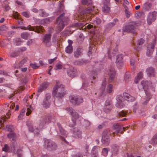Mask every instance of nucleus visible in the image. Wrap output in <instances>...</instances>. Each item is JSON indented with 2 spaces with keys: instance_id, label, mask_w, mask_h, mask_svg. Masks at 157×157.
<instances>
[{
  "instance_id": "22",
  "label": "nucleus",
  "mask_w": 157,
  "mask_h": 157,
  "mask_svg": "<svg viewBox=\"0 0 157 157\" xmlns=\"http://www.w3.org/2000/svg\"><path fill=\"white\" fill-rule=\"evenodd\" d=\"M7 137L12 141L15 142L17 138L16 134L13 132H10L7 135Z\"/></svg>"
},
{
  "instance_id": "6",
  "label": "nucleus",
  "mask_w": 157,
  "mask_h": 157,
  "mask_svg": "<svg viewBox=\"0 0 157 157\" xmlns=\"http://www.w3.org/2000/svg\"><path fill=\"white\" fill-rule=\"evenodd\" d=\"M16 29L20 28L22 29L26 30L28 29L30 30H32L36 32H37L38 33H43L44 32L43 27L40 26H36V27H32L31 25H29L26 28V27L25 26H21V27H15Z\"/></svg>"
},
{
  "instance_id": "1",
  "label": "nucleus",
  "mask_w": 157,
  "mask_h": 157,
  "mask_svg": "<svg viewBox=\"0 0 157 157\" xmlns=\"http://www.w3.org/2000/svg\"><path fill=\"white\" fill-rule=\"evenodd\" d=\"M64 7L63 5V1L62 0L59 3V11L60 13L63 12L56 19V24L58 31L60 32L64 28L65 25H67L69 21V18L65 16V13L64 12Z\"/></svg>"
},
{
  "instance_id": "7",
  "label": "nucleus",
  "mask_w": 157,
  "mask_h": 157,
  "mask_svg": "<svg viewBox=\"0 0 157 157\" xmlns=\"http://www.w3.org/2000/svg\"><path fill=\"white\" fill-rule=\"evenodd\" d=\"M109 132L107 130H105L102 134L101 142L105 146H108L110 142V139L109 136Z\"/></svg>"
},
{
  "instance_id": "2",
  "label": "nucleus",
  "mask_w": 157,
  "mask_h": 157,
  "mask_svg": "<svg viewBox=\"0 0 157 157\" xmlns=\"http://www.w3.org/2000/svg\"><path fill=\"white\" fill-rule=\"evenodd\" d=\"M52 95L59 99H61L66 94L65 86L59 82H56L52 91Z\"/></svg>"
},
{
  "instance_id": "29",
  "label": "nucleus",
  "mask_w": 157,
  "mask_h": 157,
  "mask_svg": "<svg viewBox=\"0 0 157 157\" xmlns=\"http://www.w3.org/2000/svg\"><path fill=\"white\" fill-rule=\"evenodd\" d=\"M46 124L44 120H43L41 118L39 121V128L40 129H43Z\"/></svg>"
},
{
  "instance_id": "10",
  "label": "nucleus",
  "mask_w": 157,
  "mask_h": 157,
  "mask_svg": "<svg viewBox=\"0 0 157 157\" xmlns=\"http://www.w3.org/2000/svg\"><path fill=\"white\" fill-rule=\"evenodd\" d=\"M113 129L116 130L115 131L113 132V134L115 135L119 133L121 134L123 133L124 131H125L124 127H123L122 126L118 124H114L113 125Z\"/></svg>"
},
{
  "instance_id": "55",
  "label": "nucleus",
  "mask_w": 157,
  "mask_h": 157,
  "mask_svg": "<svg viewBox=\"0 0 157 157\" xmlns=\"http://www.w3.org/2000/svg\"><path fill=\"white\" fill-rule=\"evenodd\" d=\"M116 64L117 66L119 68H121L123 65V61L116 62Z\"/></svg>"
},
{
  "instance_id": "8",
  "label": "nucleus",
  "mask_w": 157,
  "mask_h": 157,
  "mask_svg": "<svg viewBox=\"0 0 157 157\" xmlns=\"http://www.w3.org/2000/svg\"><path fill=\"white\" fill-rule=\"evenodd\" d=\"M156 44L155 41L149 44L147 47L146 55L148 57L151 56L154 51V47Z\"/></svg>"
},
{
  "instance_id": "18",
  "label": "nucleus",
  "mask_w": 157,
  "mask_h": 157,
  "mask_svg": "<svg viewBox=\"0 0 157 157\" xmlns=\"http://www.w3.org/2000/svg\"><path fill=\"white\" fill-rule=\"evenodd\" d=\"M152 7V3L149 1L147 2L143 6V9L145 11H149Z\"/></svg>"
},
{
  "instance_id": "39",
  "label": "nucleus",
  "mask_w": 157,
  "mask_h": 157,
  "mask_svg": "<svg viewBox=\"0 0 157 157\" xmlns=\"http://www.w3.org/2000/svg\"><path fill=\"white\" fill-rule=\"evenodd\" d=\"M97 148V146H94L93 148H92V150L91 153V155L92 157H93L94 156V155H97V151L96 149Z\"/></svg>"
},
{
  "instance_id": "38",
  "label": "nucleus",
  "mask_w": 157,
  "mask_h": 157,
  "mask_svg": "<svg viewBox=\"0 0 157 157\" xmlns=\"http://www.w3.org/2000/svg\"><path fill=\"white\" fill-rule=\"evenodd\" d=\"M62 67L63 66L61 62H59L56 64L54 69L56 70H58L61 69Z\"/></svg>"
},
{
  "instance_id": "35",
  "label": "nucleus",
  "mask_w": 157,
  "mask_h": 157,
  "mask_svg": "<svg viewBox=\"0 0 157 157\" xmlns=\"http://www.w3.org/2000/svg\"><path fill=\"white\" fill-rule=\"evenodd\" d=\"M106 82L105 79H104L103 81L101 87V90L102 93L105 90V88L106 87Z\"/></svg>"
},
{
  "instance_id": "19",
  "label": "nucleus",
  "mask_w": 157,
  "mask_h": 157,
  "mask_svg": "<svg viewBox=\"0 0 157 157\" xmlns=\"http://www.w3.org/2000/svg\"><path fill=\"white\" fill-rule=\"evenodd\" d=\"M124 98L128 101H133L135 100V98L128 93H124L123 94Z\"/></svg>"
},
{
  "instance_id": "63",
  "label": "nucleus",
  "mask_w": 157,
  "mask_h": 157,
  "mask_svg": "<svg viewBox=\"0 0 157 157\" xmlns=\"http://www.w3.org/2000/svg\"><path fill=\"white\" fill-rule=\"evenodd\" d=\"M144 40L142 38L140 39L138 41L137 45H141L144 42Z\"/></svg>"
},
{
  "instance_id": "54",
  "label": "nucleus",
  "mask_w": 157,
  "mask_h": 157,
  "mask_svg": "<svg viewBox=\"0 0 157 157\" xmlns=\"http://www.w3.org/2000/svg\"><path fill=\"white\" fill-rule=\"evenodd\" d=\"M31 109H32L31 106L30 105H29V107H28L27 109V112L26 115L27 116L29 115L31 113Z\"/></svg>"
},
{
  "instance_id": "41",
  "label": "nucleus",
  "mask_w": 157,
  "mask_h": 157,
  "mask_svg": "<svg viewBox=\"0 0 157 157\" xmlns=\"http://www.w3.org/2000/svg\"><path fill=\"white\" fill-rule=\"evenodd\" d=\"M119 147L117 146H114L112 149V151L114 154H117L118 151Z\"/></svg>"
},
{
  "instance_id": "20",
  "label": "nucleus",
  "mask_w": 157,
  "mask_h": 157,
  "mask_svg": "<svg viewBox=\"0 0 157 157\" xmlns=\"http://www.w3.org/2000/svg\"><path fill=\"white\" fill-rule=\"evenodd\" d=\"M13 16L14 18L18 20L17 22L19 25H23V23L21 19L19 17L18 14L17 12H14L13 14Z\"/></svg>"
},
{
  "instance_id": "45",
  "label": "nucleus",
  "mask_w": 157,
  "mask_h": 157,
  "mask_svg": "<svg viewBox=\"0 0 157 157\" xmlns=\"http://www.w3.org/2000/svg\"><path fill=\"white\" fill-rule=\"evenodd\" d=\"M113 85L112 84H109L107 87V92L108 93H111L113 91Z\"/></svg>"
},
{
  "instance_id": "61",
  "label": "nucleus",
  "mask_w": 157,
  "mask_h": 157,
  "mask_svg": "<svg viewBox=\"0 0 157 157\" xmlns=\"http://www.w3.org/2000/svg\"><path fill=\"white\" fill-rule=\"evenodd\" d=\"M30 66L33 69H36L39 67V66L36 65L35 63H31Z\"/></svg>"
},
{
  "instance_id": "37",
  "label": "nucleus",
  "mask_w": 157,
  "mask_h": 157,
  "mask_svg": "<svg viewBox=\"0 0 157 157\" xmlns=\"http://www.w3.org/2000/svg\"><path fill=\"white\" fill-rule=\"evenodd\" d=\"M113 108L112 106H104V111L107 113H109Z\"/></svg>"
},
{
  "instance_id": "4",
  "label": "nucleus",
  "mask_w": 157,
  "mask_h": 157,
  "mask_svg": "<svg viewBox=\"0 0 157 157\" xmlns=\"http://www.w3.org/2000/svg\"><path fill=\"white\" fill-rule=\"evenodd\" d=\"M44 146L45 148L49 151H55L57 149V147L54 142L47 139L44 141Z\"/></svg>"
},
{
  "instance_id": "31",
  "label": "nucleus",
  "mask_w": 157,
  "mask_h": 157,
  "mask_svg": "<svg viewBox=\"0 0 157 157\" xmlns=\"http://www.w3.org/2000/svg\"><path fill=\"white\" fill-rule=\"evenodd\" d=\"M150 143L153 145L157 144V133L153 136L150 141Z\"/></svg>"
},
{
  "instance_id": "14",
  "label": "nucleus",
  "mask_w": 157,
  "mask_h": 157,
  "mask_svg": "<svg viewBox=\"0 0 157 157\" xmlns=\"http://www.w3.org/2000/svg\"><path fill=\"white\" fill-rule=\"evenodd\" d=\"M146 71L149 77H155V69L153 67H148L146 69Z\"/></svg>"
},
{
  "instance_id": "25",
  "label": "nucleus",
  "mask_w": 157,
  "mask_h": 157,
  "mask_svg": "<svg viewBox=\"0 0 157 157\" xmlns=\"http://www.w3.org/2000/svg\"><path fill=\"white\" fill-rule=\"evenodd\" d=\"M57 125L58 127L60 133L63 136L66 135V131L62 128L60 124L59 123H57Z\"/></svg>"
},
{
  "instance_id": "32",
  "label": "nucleus",
  "mask_w": 157,
  "mask_h": 157,
  "mask_svg": "<svg viewBox=\"0 0 157 157\" xmlns=\"http://www.w3.org/2000/svg\"><path fill=\"white\" fill-rule=\"evenodd\" d=\"M141 84L144 90L148 89V81H142L141 82Z\"/></svg>"
},
{
  "instance_id": "3",
  "label": "nucleus",
  "mask_w": 157,
  "mask_h": 157,
  "mask_svg": "<svg viewBox=\"0 0 157 157\" xmlns=\"http://www.w3.org/2000/svg\"><path fill=\"white\" fill-rule=\"evenodd\" d=\"M136 25V22L134 21L130 22L128 25L123 27V31L124 32H130L135 34Z\"/></svg>"
},
{
  "instance_id": "50",
  "label": "nucleus",
  "mask_w": 157,
  "mask_h": 157,
  "mask_svg": "<svg viewBox=\"0 0 157 157\" xmlns=\"http://www.w3.org/2000/svg\"><path fill=\"white\" fill-rule=\"evenodd\" d=\"M8 30V27L6 25L1 26L0 27V31H6Z\"/></svg>"
},
{
  "instance_id": "44",
  "label": "nucleus",
  "mask_w": 157,
  "mask_h": 157,
  "mask_svg": "<svg viewBox=\"0 0 157 157\" xmlns=\"http://www.w3.org/2000/svg\"><path fill=\"white\" fill-rule=\"evenodd\" d=\"M42 105L44 107L47 108L49 107L50 105V103L49 101L44 100L42 103Z\"/></svg>"
},
{
  "instance_id": "16",
  "label": "nucleus",
  "mask_w": 157,
  "mask_h": 157,
  "mask_svg": "<svg viewBox=\"0 0 157 157\" xmlns=\"http://www.w3.org/2000/svg\"><path fill=\"white\" fill-rule=\"evenodd\" d=\"M73 133L75 138L81 139L82 138V132L78 128H75L73 129Z\"/></svg>"
},
{
  "instance_id": "11",
  "label": "nucleus",
  "mask_w": 157,
  "mask_h": 157,
  "mask_svg": "<svg viewBox=\"0 0 157 157\" xmlns=\"http://www.w3.org/2000/svg\"><path fill=\"white\" fill-rule=\"evenodd\" d=\"M156 12L155 11L150 12L147 18V22L150 25L152 22L154 21L156 18Z\"/></svg>"
},
{
  "instance_id": "17",
  "label": "nucleus",
  "mask_w": 157,
  "mask_h": 157,
  "mask_svg": "<svg viewBox=\"0 0 157 157\" xmlns=\"http://www.w3.org/2000/svg\"><path fill=\"white\" fill-rule=\"evenodd\" d=\"M49 83L45 82L42 84L38 88V92H41L43 90L46 89L49 85Z\"/></svg>"
},
{
  "instance_id": "43",
  "label": "nucleus",
  "mask_w": 157,
  "mask_h": 157,
  "mask_svg": "<svg viewBox=\"0 0 157 157\" xmlns=\"http://www.w3.org/2000/svg\"><path fill=\"white\" fill-rule=\"evenodd\" d=\"M123 55L122 54L118 55L117 56L116 62L123 61Z\"/></svg>"
},
{
  "instance_id": "52",
  "label": "nucleus",
  "mask_w": 157,
  "mask_h": 157,
  "mask_svg": "<svg viewBox=\"0 0 157 157\" xmlns=\"http://www.w3.org/2000/svg\"><path fill=\"white\" fill-rule=\"evenodd\" d=\"M26 62V60L25 58L23 59L21 61H20L19 63V67L21 68L22 67V65H24L25 63Z\"/></svg>"
},
{
  "instance_id": "47",
  "label": "nucleus",
  "mask_w": 157,
  "mask_h": 157,
  "mask_svg": "<svg viewBox=\"0 0 157 157\" xmlns=\"http://www.w3.org/2000/svg\"><path fill=\"white\" fill-rule=\"evenodd\" d=\"M84 24L83 23H82L81 22H77V23H75L72 24V27H80L82 26V25H83Z\"/></svg>"
},
{
  "instance_id": "42",
  "label": "nucleus",
  "mask_w": 157,
  "mask_h": 157,
  "mask_svg": "<svg viewBox=\"0 0 157 157\" xmlns=\"http://www.w3.org/2000/svg\"><path fill=\"white\" fill-rule=\"evenodd\" d=\"M30 34L27 33H24L21 34V37L27 40L30 36Z\"/></svg>"
},
{
  "instance_id": "46",
  "label": "nucleus",
  "mask_w": 157,
  "mask_h": 157,
  "mask_svg": "<svg viewBox=\"0 0 157 157\" xmlns=\"http://www.w3.org/2000/svg\"><path fill=\"white\" fill-rule=\"evenodd\" d=\"M27 125L28 127L29 131L31 132L33 131V128L32 124L30 122H28L27 123Z\"/></svg>"
},
{
  "instance_id": "28",
  "label": "nucleus",
  "mask_w": 157,
  "mask_h": 157,
  "mask_svg": "<svg viewBox=\"0 0 157 157\" xmlns=\"http://www.w3.org/2000/svg\"><path fill=\"white\" fill-rule=\"evenodd\" d=\"M65 52L67 53L71 54L73 51V48L71 45H68L65 49Z\"/></svg>"
},
{
  "instance_id": "36",
  "label": "nucleus",
  "mask_w": 157,
  "mask_h": 157,
  "mask_svg": "<svg viewBox=\"0 0 157 157\" xmlns=\"http://www.w3.org/2000/svg\"><path fill=\"white\" fill-rule=\"evenodd\" d=\"M76 124V120L72 118L71 120L69 121V125L70 127H74Z\"/></svg>"
},
{
  "instance_id": "24",
  "label": "nucleus",
  "mask_w": 157,
  "mask_h": 157,
  "mask_svg": "<svg viewBox=\"0 0 157 157\" xmlns=\"http://www.w3.org/2000/svg\"><path fill=\"white\" fill-rule=\"evenodd\" d=\"M94 6H93L92 8H91L89 7L86 9H84L81 11V13L83 14L90 13L94 10Z\"/></svg>"
},
{
  "instance_id": "64",
  "label": "nucleus",
  "mask_w": 157,
  "mask_h": 157,
  "mask_svg": "<svg viewBox=\"0 0 157 157\" xmlns=\"http://www.w3.org/2000/svg\"><path fill=\"white\" fill-rule=\"evenodd\" d=\"M73 157H83V155L80 152H78L74 155Z\"/></svg>"
},
{
  "instance_id": "62",
  "label": "nucleus",
  "mask_w": 157,
  "mask_h": 157,
  "mask_svg": "<svg viewBox=\"0 0 157 157\" xmlns=\"http://www.w3.org/2000/svg\"><path fill=\"white\" fill-rule=\"evenodd\" d=\"M51 98V96L49 94H47L44 99V101H49V100Z\"/></svg>"
},
{
  "instance_id": "53",
  "label": "nucleus",
  "mask_w": 157,
  "mask_h": 157,
  "mask_svg": "<svg viewBox=\"0 0 157 157\" xmlns=\"http://www.w3.org/2000/svg\"><path fill=\"white\" fill-rule=\"evenodd\" d=\"M53 20V17H47L44 19V22L45 23H48L49 22L52 21Z\"/></svg>"
},
{
  "instance_id": "57",
  "label": "nucleus",
  "mask_w": 157,
  "mask_h": 157,
  "mask_svg": "<svg viewBox=\"0 0 157 157\" xmlns=\"http://www.w3.org/2000/svg\"><path fill=\"white\" fill-rule=\"evenodd\" d=\"M35 42V40L34 39H31L27 41L26 43V44L28 46L31 45L33 42Z\"/></svg>"
},
{
  "instance_id": "56",
  "label": "nucleus",
  "mask_w": 157,
  "mask_h": 157,
  "mask_svg": "<svg viewBox=\"0 0 157 157\" xmlns=\"http://www.w3.org/2000/svg\"><path fill=\"white\" fill-rule=\"evenodd\" d=\"M108 150L107 148H103L102 150V152L104 155L106 156L108 153Z\"/></svg>"
},
{
  "instance_id": "60",
  "label": "nucleus",
  "mask_w": 157,
  "mask_h": 157,
  "mask_svg": "<svg viewBox=\"0 0 157 157\" xmlns=\"http://www.w3.org/2000/svg\"><path fill=\"white\" fill-rule=\"evenodd\" d=\"M27 48L26 47H22L18 49V51L19 52H22L25 51L27 50Z\"/></svg>"
},
{
  "instance_id": "40",
  "label": "nucleus",
  "mask_w": 157,
  "mask_h": 157,
  "mask_svg": "<svg viewBox=\"0 0 157 157\" xmlns=\"http://www.w3.org/2000/svg\"><path fill=\"white\" fill-rule=\"evenodd\" d=\"M25 108H23L22 109L18 117V119L19 120H21L22 119L25 113Z\"/></svg>"
},
{
  "instance_id": "49",
  "label": "nucleus",
  "mask_w": 157,
  "mask_h": 157,
  "mask_svg": "<svg viewBox=\"0 0 157 157\" xmlns=\"http://www.w3.org/2000/svg\"><path fill=\"white\" fill-rule=\"evenodd\" d=\"M144 91L146 95V98H151V95L149 91V90L147 89H146L144 90Z\"/></svg>"
},
{
  "instance_id": "30",
  "label": "nucleus",
  "mask_w": 157,
  "mask_h": 157,
  "mask_svg": "<svg viewBox=\"0 0 157 157\" xmlns=\"http://www.w3.org/2000/svg\"><path fill=\"white\" fill-rule=\"evenodd\" d=\"M103 6L102 7V10L105 13H107L109 12L110 11V7L109 6V4H103Z\"/></svg>"
},
{
  "instance_id": "51",
  "label": "nucleus",
  "mask_w": 157,
  "mask_h": 157,
  "mask_svg": "<svg viewBox=\"0 0 157 157\" xmlns=\"http://www.w3.org/2000/svg\"><path fill=\"white\" fill-rule=\"evenodd\" d=\"M22 150L20 149H18L17 151V154L18 157H23L22 154Z\"/></svg>"
},
{
  "instance_id": "15",
  "label": "nucleus",
  "mask_w": 157,
  "mask_h": 157,
  "mask_svg": "<svg viewBox=\"0 0 157 157\" xmlns=\"http://www.w3.org/2000/svg\"><path fill=\"white\" fill-rule=\"evenodd\" d=\"M118 21V20L117 19H114L112 22L109 23L106 25L105 26V30H110L116 24L117 22Z\"/></svg>"
},
{
  "instance_id": "12",
  "label": "nucleus",
  "mask_w": 157,
  "mask_h": 157,
  "mask_svg": "<svg viewBox=\"0 0 157 157\" xmlns=\"http://www.w3.org/2000/svg\"><path fill=\"white\" fill-rule=\"evenodd\" d=\"M66 110L70 113L72 117V118L76 120L79 117V115L78 113L76 112L71 107H67L66 108Z\"/></svg>"
},
{
  "instance_id": "33",
  "label": "nucleus",
  "mask_w": 157,
  "mask_h": 157,
  "mask_svg": "<svg viewBox=\"0 0 157 157\" xmlns=\"http://www.w3.org/2000/svg\"><path fill=\"white\" fill-rule=\"evenodd\" d=\"M131 79L130 75L128 73H126L125 74L124 79L126 82H128Z\"/></svg>"
},
{
  "instance_id": "21",
  "label": "nucleus",
  "mask_w": 157,
  "mask_h": 157,
  "mask_svg": "<svg viewBox=\"0 0 157 157\" xmlns=\"http://www.w3.org/2000/svg\"><path fill=\"white\" fill-rule=\"evenodd\" d=\"M109 75V81L110 82H111L113 81L115 75V70L113 69L110 70Z\"/></svg>"
},
{
  "instance_id": "5",
  "label": "nucleus",
  "mask_w": 157,
  "mask_h": 157,
  "mask_svg": "<svg viewBox=\"0 0 157 157\" xmlns=\"http://www.w3.org/2000/svg\"><path fill=\"white\" fill-rule=\"evenodd\" d=\"M69 99L70 102L74 105H78L83 101V98L78 96L71 95Z\"/></svg>"
},
{
  "instance_id": "58",
  "label": "nucleus",
  "mask_w": 157,
  "mask_h": 157,
  "mask_svg": "<svg viewBox=\"0 0 157 157\" xmlns=\"http://www.w3.org/2000/svg\"><path fill=\"white\" fill-rule=\"evenodd\" d=\"M18 54L17 52H14L12 53L10 55V57L11 58H14L18 56Z\"/></svg>"
},
{
  "instance_id": "13",
  "label": "nucleus",
  "mask_w": 157,
  "mask_h": 157,
  "mask_svg": "<svg viewBox=\"0 0 157 157\" xmlns=\"http://www.w3.org/2000/svg\"><path fill=\"white\" fill-rule=\"evenodd\" d=\"M77 72L76 69L73 67H70L67 69V73L68 75L72 78L76 76Z\"/></svg>"
},
{
  "instance_id": "59",
  "label": "nucleus",
  "mask_w": 157,
  "mask_h": 157,
  "mask_svg": "<svg viewBox=\"0 0 157 157\" xmlns=\"http://www.w3.org/2000/svg\"><path fill=\"white\" fill-rule=\"evenodd\" d=\"M118 115L119 117H125V116L126 113L124 111H122L118 113Z\"/></svg>"
},
{
  "instance_id": "48",
  "label": "nucleus",
  "mask_w": 157,
  "mask_h": 157,
  "mask_svg": "<svg viewBox=\"0 0 157 157\" xmlns=\"http://www.w3.org/2000/svg\"><path fill=\"white\" fill-rule=\"evenodd\" d=\"M143 73L142 71H140L139 73H138L136 77L135 78H137V79L138 80H140L143 77Z\"/></svg>"
},
{
  "instance_id": "34",
  "label": "nucleus",
  "mask_w": 157,
  "mask_h": 157,
  "mask_svg": "<svg viewBox=\"0 0 157 157\" xmlns=\"http://www.w3.org/2000/svg\"><path fill=\"white\" fill-rule=\"evenodd\" d=\"M124 103L122 101H118L116 104V106L118 108H122L124 106Z\"/></svg>"
},
{
  "instance_id": "23",
  "label": "nucleus",
  "mask_w": 157,
  "mask_h": 157,
  "mask_svg": "<svg viewBox=\"0 0 157 157\" xmlns=\"http://www.w3.org/2000/svg\"><path fill=\"white\" fill-rule=\"evenodd\" d=\"M42 118L43 120H44V121L47 124H48L51 122L52 119V116L50 114H48L44 116Z\"/></svg>"
},
{
  "instance_id": "27",
  "label": "nucleus",
  "mask_w": 157,
  "mask_h": 157,
  "mask_svg": "<svg viewBox=\"0 0 157 157\" xmlns=\"http://www.w3.org/2000/svg\"><path fill=\"white\" fill-rule=\"evenodd\" d=\"M38 13L39 15L41 17H46L48 16V14L43 9H40L38 11Z\"/></svg>"
},
{
  "instance_id": "9",
  "label": "nucleus",
  "mask_w": 157,
  "mask_h": 157,
  "mask_svg": "<svg viewBox=\"0 0 157 157\" xmlns=\"http://www.w3.org/2000/svg\"><path fill=\"white\" fill-rule=\"evenodd\" d=\"M51 34L49 33L45 35L43 38L42 43L46 47H50L51 45Z\"/></svg>"
},
{
  "instance_id": "26",
  "label": "nucleus",
  "mask_w": 157,
  "mask_h": 157,
  "mask_svg": "<svg viewBox=\"0 0 157 157\" xmlns=\"http://www.w3.org/2000/svg\"><path fill=\"white\" fill-rule=\"evenodd\" d=\"M81 50V48H78L74 52L73 54L75 58H78L81 55L82 53Z\"/></svg>"
}]
</instances>
